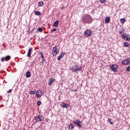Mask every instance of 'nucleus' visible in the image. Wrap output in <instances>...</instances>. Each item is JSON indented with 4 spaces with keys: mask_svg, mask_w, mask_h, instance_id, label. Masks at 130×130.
<instances>
[{
    "mask_svg": "<svg viewBox=\"0 0 130 130\" xmlns=\"http://www.w3.org/2000/svg\"><path fill=\"white\" fill-rule=\"evenodd\" d=\"M81 21L83 24H91L93 22V18L89 14L82 17Z\"/></svg>",
    "mask_w": 130,
    "mask_h": 130,
    "instance_id": "1",
    "label": "nucleus"
},
{
    "mask_svg": "<svg viewBox=\"0 0 130 130\" xmlns=\"http://www.w3.org/2000/svg\"><path fill=\"white\" fill-rule=\"evenodd\" d=\"M124 32V28L122 27L120 29V30L119 31V34H122L121 36V37L124 40H125L126 41H130V35H127Z\"/></svg>",
    "mask_w": 130,
    "mask_h": 130,
    "instance_id": "2",
    "label": "nucleus"
},
{
    "mask_svg": "<svg viewBox=\"0 0 130 130\" xmlns=\"http://www.w3.org/2000/svg\"><path fill=\"white\" fill-rule=\"evenodd\" d=\"M74 123L79 128L83 127V124H82V121H80V120L76 119L74 121Z\"/></svg>",
    "mask_w": 130,
    "mask_h": 130,
    "instance_id": "3",
    "label": "nucleus"
},
{
    "mask_svg": "<svg viewBox=\"0 0 130 130\" xmlns=\"http://www.w3.org/2000/svg\"><path fill=\"white\" fill-rule=\"evenodd\" d=\"M82 68L83 67L82 66L79 67L78 65H75L72 67V70L73 72H76L77 73V72H81Z\"/></svg>",
    "mask_w": 130,
    "mask_h": 130,
    "instance_id": "4",
    "label": "nucleus"
},
{
    "mask_svg": "<svg viewBox=\"0 0 130 130\" xmlns=\"http://www.w3.org/2000/svg\"><path fill=\"white\" fill-rule=\"evenodd\" d=\"M35 120L36 122H39V121H43L44 120V117L41 115H39L35 117Z\"/></svg>",
    "mask_w": 130,
    "mask_h": 130,
    "instance_id": "5",
    "label": "nucleus"
},
{
    "mask_svg": "<svg viewBox=\"0 0 130 130\" xmlns=\"http://www.w3.org/2000/svg\"><path fill=\"white\" fill-rule=\"evenodd\" d=\"M110 68L111 69V71H112V72H114V73H116V72H117V69H118V65L117 64L110 65Z\"/></svg>",
    "mask_w": 130,
    "mask_h": 130,
    "instance_id": "6",
    "label": "nucleus"
},
{
    "mask_svg": "<svg viewBox=\"0 0 130 130\" xmlns=\"http://www.w3.org/2000/svg\"><path fill=\"white\" fill-rule=\"evenodd\" d=\"M121 63L122 64H123L124 66H125L126 64H128V63H130V58L129 57H127L124 60H123L121 62Z\"/></svg>",
    "mask_w": 130,
    "mask_h": 130,
    "instance_id": "7",
    "label": "nucleus"
},
{
    "mask_svg": "<svg viewBox=\"0 0 130 130\" xmlns=\"http://www.w3.org/2000/svg\"><path fill=\"white\" fill-rule=\"evenodd\" d=\"M92 33H93L92 31L90 30L89 29H87L85 31L84 36L85 37H90V36L92 35Z\"/></svg>",
    "mask_w": 130,
    "mask_h": 130,
    "instance_id": "8",
    "label": "nucleus"
},
{
    "mask_svg": "<svg viewBox=\"0 0 130 130\" xmlns=\"http://www.w3.org/2000/svg\"><path fill=\"white\" fill-rule=\"evenodd\" d=\"M10 59H11V56L10 55H7L6 57H2L1 59V61H2V62H4V61H8L9 60H10Z\"/></svg>",
    "mask_w": 130,
    "mask_h": 130,
    "instance_id": "9",
    "label": "nucleus"
},
{
    "mask_svg": "<svg viewBox=\"0 0 130 130\" xmlns=\"http://www.w3.org/2000/svg\"><path fill=\"white\" fill-rule=\"evenodd\" d=\"M52 54L53 56H55L57 54V46L56 45L52 50Z\"/></svg>",
    "mask_w": 130,
    "mask_h": 130,
    "instance_id": "10",
    "label": "nucleus"
},
{
    "mask_svg": "<svg viewBox=\"0 0 130 130\" xmlns=\"http://www.w3.org/2000/svg\"><path fill=\"white\" fill-rule=\"evenodd\" d=\"M36 97L38 98H40L41 96H42V91L41 90H38L37 91H36Z\"/></svg>",
    "mask_w": 130,
    "mask_h": 130,
    "instance_id": "11",
    "label": "nucleus"
},
{
    "mask_svg": "<svg viewBox=\"0 0 130 130\" xmlns=\"http://www.w3.org/2000/svg\"><path fill=\"white\" fill-rule=\"evenodd\" d=\"M60 106L62 108H69L70 105L64 103V102H63L60 104Z\"/></svg>",
    "mask_w": 130,
    "mask_h": 130,
    "instance_id": "12",
    "label": "nucleus"
},
{
    "mask_svg": "<svg viewBox=\"0 0 130 130\" xmlns=\"http://www.w3.org/2000/svg\"><path fill=\"white\" fill-rule=\"evenodd\" d=\"M66 54V52H62L60 53V54L58 56L57 60L59 61L62 57H63V55Z\"/></svg>",
    "mask_w": 130,
    "mask_h": 130,
    "instance_id": "13",
    "label": "nucleus"
},
{
    "mask_svg": "<svg viewBox=\"0 0 130 130\" xmlns=\"http://www.w3.org/2000/svg\"><path fill=\"white\" fill-rule=\"evenodd\" d=\"M33 49V48H30L29 49H28V52H27V56L28 57H30L31 56V52H32V50Z\"/></svg>",
    "mask_w": 130,
    "mask_h": 130,
    "instance_id": "14",
    "label": "nucleus"
},
{
    "mask_svg": "<svg viewBox=\"0 0 130 130\" xmlns=\"http://www.w3.org/2000/svg\"><path fill=\"white\" fill-rule=\"evenodd\" d=\"M54 81H55V79L53 78H50L49 80L48 85L51 86V85H52V83H53V82H54Z\"/></svg>",
    "mask_w": 130,
    "mask_h": 130,
    "instance_id": "15",
    "label": "nucleus"
},
{
    "mask_svg": "<svg viewBox=\"0 0 130 130\" xmlns=\"http://www.w3.org/2000/svg\"><path fill=\"white\" fill-rule=\"evenodd\" d=\"M58 24H59V20H56L53 24V27H58Z\"/></svg>",
    "mask_w": 130,
    "mask_h": 130,
    "instance_id": "16",
    "label": "nucleus"
},
{
    "mask_svg": "<svg viewBox=\"0 0 130 130\" xmlns=\"http://www.w3.org/2000/svg\"><path fill=\"white\" fill-rule=\"evenodd\" d=\"M110 17H107L105 18V23L106 24H108V23H109V22H110Z\"/></svg>",
    "mask_w": 130,
    "mask_h": 130,
    "instance_id": "17",
    "label": "nucleus"
},
{
    "mask_svg": "<svg viewBox=\"0 0 130 130\" xmlns=\"http://www.w3.org/2000/svg\"><path fill=\"white\" fill-rule=\"evenodd\" d=\"M40 54L41 55V57H42V63H44V62H46V60L44 58V56L43 55V54L41 52L40 53Z\"/></svg>",
    "mask_w": 130,
    "mask_h": 130,
    "instance_id": "18",
    "label": "nucleus"
},
{
    "mask_svg": "<svg viewBox=\"0 0 130 130\" xmlns=\"http://www.w3.org/2000/svg\"><path fill=\"white\" fill-rule=\"evenodd\" d=\"M25 77L26 78H30L31 77V72L30 71H27L26 73H25Z\"/></svg>",
    "mask_w": 130,
    "mask_h": 130,
    "instance_id": "19",
    "label": "nucleus"
},
{
    "mask_svg": "<svg viewBox=\"0 0 130 130\" xmlns=\"http://www.w3.org/2000/svg\"><path fill=\"white\" fill-rule=\"evenodd\" d=\"M35 15L36 16H41V12L39 11H37L35 12Z\"/></svg>",
    "mask_w": 130,
    "mask_h": 130,
    "instance_id": "20",
    "label": "nucleus"
},
{
    "mask_svg": "<svg viewBox=\"0 0 130 130\" xmlns=\"http://www.w3.org/2000/svg\"><path fill=\"white\" fill-rule=\"evenodd\" d=\"M74 128H75V125L74 124L71 123L69 126V129L73 130Z\"/></svg>",
    "mask_w": 130,
    "mask_h": 130,
    "instance_id": "21",
    "label": "nucleus"
},
{
    "mask_svg": "<svg viewBox=\"0 0 130 130\" xmlns=\"http://www.w3.org/2000/svg\"><path fill=\"white\" fill-rule=\"evenodd\" d=\"M123 45L125 47H128L129 46V44L127 42L123 43Z\"/></svg>",
    "mask_w": 130,
    "mask_h": 130,
    "instance_id": "22",
    "label": "nucleus"
},
{
    "mask_svg": "<svg viewBox=\"0 0 130 130\" xmlns=\"http://www.w3.org/2000/svg\"><path fill=\"white\" fill-rule=\"evenodd\" d=\"M44 5V3H43V2H39L38 3L39 7H43Z\"/></svg>",
    "mask_w": 130,
    "mask_h": 130,
    "instance_id": "23",
    "label": "nucleus"
},
{
    "mask_svg": "<svg viewBox=\"0 0 130 130\" xmlns=\"http://www.w3.org/2000/svg\"><path fill=\"white\" fill-rule=\"evenodd\" d=\"M120 21L121 24H124V23H125L126 20L124 18H121L120 19Z\"/></svg>",
    "mask_w": 130,
    "mask_h": 130,
    "instance_id": "24",
    "label": "nucleus"
},
{
    "mask_svg": "<svg viewBox=\"0 0 130 130\" xmlns=\"http://www.w3.org/2000/svg\"><path fill=\"white\" fill-rule=\"evenodd\" d=\"M108 121L110 124H113V120L111 118H108Z\"/></svg>",
    "mask_w": 130,
    "mask_h": 130,
    "instance_id": "25",
    "label": "nucleus"
},
{
    "mask_svg": "<svg viewBox=\"0 0 130 130\" xmlns=\"http://www.w3.org/2000/svg\"><path fill=\"white\" fill-rule=\"evenodd\" d=\"M37 30L38 31V32H40L41 33H42V32L43 31V29L42 28V27H39L37 29Z\"/></svg>",
    "mask_w": 130,
    "mask_h": 130,
    "instance_id": "26",
    "label": "nucleus"
},
{
    "mask_svg": "<svg viewBox=\"0 0 130 130\" xmlns=\"http://www.w3.org/2000/svg\"><path fill=\"white\" fill-rule=\"evenodd\" d=\"M56 31H57V29L56 28H54L53 29H52L50 31V33H52L53 32H55Z\"/></svg>",
    "mask_w": 130,
    "mask_h": 130,
    "instance_id": "27",
    "label": "nucleus"
},
{
    "mask_svg": "<svg viewBox=\"0 0 130 130\" xmlns=\"http://www.w3.org/2000/svg\"><path fill=\"white\" fill-rule=\"evenodd\" d=\"M126 72H129L130 71V65L126 67Z\"/></svg>",
    "mask_w": 130,
    "mask_h": 130,
    "instance_id": "28",
    "label": "nucleus"
},
{
    "mask_svg": "<svg viewBox=\"0 0 130 130\" xmlns=\"http://www.w3.org/2000/svg\"><path fill=\"white\" fill-rule=\"evenodd\" d=\"M29 94H30V95H35V92L33 91H29Z\"/></svg>",
    "mask_w": 130,
    "mask_h": 130,
    "instance_id": "29",
    "label": "nucleus"
},
{
    "mask_svg": "<svg viewBox=\"0 0 130 130\" xmlns=\"http://www.w3.org/2000/svg\"><path fill=\"white\" fill-rule=\"evenodd\" d=\"M37 104L38 106H40L41 105V102L38 101L37 103Z\"/></svg>",
    "mask_w": 130,
    "mask_h": 130,
    "instance_id": "30",
    "label": "nucleus"
},
{
    "mask_svg": "<svg viewBox=\"0 0 130 130\" xmlns=\"http://www.w3.org/2000/svg\"><path fill=\"white\" fill-rule=\"evenodd\" d=\"M100 2L101 4H104V3H106V0H100Z\"/></svg>",
    "mask_w": 130,
    "mask_h": 130,
    "instance_id": "31",
    "label": "nucleus"
},
{
    "mask_svg": "<svg viewBox=\"0 0 130 130\" xmlns=\"http://www.w3.org/2000/svg\"><path fill=\"white\" fill-rule=\"evenodd\" d=\"M30 66L31 67H33V66H34V61L31 62Z\"/></svg>",
    "mask_w": 130,
    "mask_h": 130,
    "instance_id": "32",
    "label": "nucleus"
},
{
    "mask_svg": "<svg viewBox=\"0 0 130 130\" xmlns=\"http://www.w3.org/2000/svg\"><path fill=\"white\" fill-rule=\"evenodd\" d=\"M71 91L72 92H77V91H78V89H72V90H71Z\"/></svg>",
    "mask_w": 130,
    "mask_h": 130,
    "instance_id": "33",
    "label": "nucleus"
},
{
    "mask_svg": "<svg viewBox=\"0 0 130 130\" xmlns=\"http://www.w3.org/2000/svg\"><path fill=\"white\" fill-rule=\"evenodd\" d=\"M26 32L27 33V34H30V33H31V31L30 30H27Z\"/></svg>",
    "mask_w": 130,
    "mask_h": 130,
    "instance_id": "34",
    "label": "nucleus"
},
{
    "mask_svg": "<svg viewBox=\"0 0 130 130\" xmlns=\"http://www.w3.org/2000/svg\"><path fill=\"white\" fill-rule=\"evenodd\" d=\"M11 92H12V89H9V90L8 91V93H11Z\"/></svg>",
    "mask_w": 130,
    "mask_h": 130,
    "instance_id": "35",
    "label": "nucleus"
},
{
    "mask_svg": "<svg viewBox=\"0 0 130 130\" xmlns=\"http://www.w3.org/2000/svg\"><path fill=\"white\" fill-rule=\"evenodd\" d=\"M34 30H35V29H32L30 32H31V33H33V32H34Z\"/></svg>",
    "mask_w": 130,
    "mask_h": 130,
    "instance_id": "36",
    "label": "nucleus"
}]
</instances>
